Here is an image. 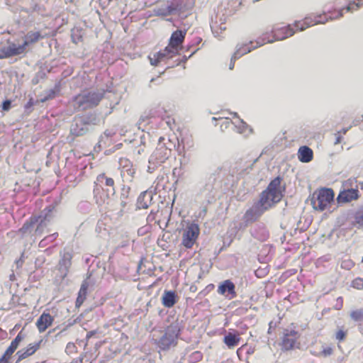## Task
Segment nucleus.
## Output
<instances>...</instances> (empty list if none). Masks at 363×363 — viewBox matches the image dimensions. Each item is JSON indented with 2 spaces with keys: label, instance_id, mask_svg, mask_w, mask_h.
I'll return each mask as SVG.
<instances>
[{
  "label": "nucleus",
  "instance_id": "obj_7",
  "mask_svg": "<svg viewBox=\"0 0 363 363\" xmlns=\"http://www.w3.org/2000/svg\"><path fill=\"white\" fill-rule=\"evenodd\" d=\"M178 332L176 328L170 325L167 328L163 336L159 340L158 345L162 350H168L172 345L177 344Z\"/></svg>",
  "mask_w": 363,
  "mask_h": 363
},
{
  "label": "nucleus",
  "instance_id": "obj_38",
  "mask_svg": "<svg viewBox=\"0 0 363 363\" xmlns=\"http://www.w3.org/2000/svg\"><path fill=\"white\" fill-rule=\"evenodd\" d=\"M96 333V332L95 330H91V331H89L87 333H86V338L87 340L90 339L91 337H93L95 334Z\"/></svg>",
  "mask_w": 363,
  "mask_h": 363
},
{
  "label": "nucleus",
  "instance_id": "obj_9",
  "mask_svg": "<svg viewBox=\"0 0 363 363\" xmlns=\"http://www.w3.org/2000/svg\"><path fill=\"white\" fill-rule=\"evenodd\" d=\"M186 35V30H177L174 31L171 37L169 40V43L167 47L172 50L174 51V53L177 55H179V52L182 48V45L184 41L185 36Z\"/></svg>",
  "mask_w": 363,
  "mask_h": 363
},
{
  "label": "nucleus",
  "instance_id": "obj_47",
  "mask_svg": "<svg viewBox=\"0 0 363 363\" xmlns=\"http://www.w3.org/2000/svg\"><path fill=\"white\" fill-rule=\"evenodd\" d=\"M196 354H200L201 353L199 352H196Z\"/></svg>",
  "mask_w": 363,
  "mask_h": 363
},
{
  "label": "nucleus",
  "instance_id": "obj_5",
  "mask_svg": "<svg viewBox=\"0 0 363 363\" xmlns=\"http://www.w3.org/2000/svg\"><path fill=\"white\" fill-rule=\"evenodd\" d=\"M295 33V30L291 25L280 26L277 25L272 30V37L268 34L263 35V43H272L277 40H283L289 37L292 36Z\"/></svg>",
  "mask_w": 363,
  "mask_h": 363
},
{
  "label": "nucleus",
  "instance_id": "obj_12",
  "mask_svg": "<svg viewBox=\"0 0 363 363\" xmlns=\"http://www.w3.org/2000/svg\"><path fill=\"white\" fill-rule=\"evenodd\" d=\"M174 51H172L167 46L164 50L148 56L150 64L154 66L158 65L160 62L167 59H171L175 57Z\"/></svg>",
  "mask_w": 363,
  "mask_h": 363
},
{
  "label": "nucleus",
  "instance_id": "obj_21",
  "mask_svg": "<svg viewBox=\"0 0 363 363\" xmlns=\"http://www.w3.org/2000/svg\"><path fill=\"white\" fill-rule=\"evenodd\" d=\"M41 216H31L28 220H26L23 226L19 228L18 233L21 234L22 237L31 234L35 224H36Z\"/></svg>",
  "mask_w": 363,
  "mask_h": 363
},
{
  "label": "nucleus",
  "instance_id": "obj_3",
  "mask_svg": "<svg viewBox=\"0 0 363 363\" xmlns=\"http://www.w3.org/2000/svg\"><path fill=\"white\" fill-rule=\"evenodd\" d=\"M335 194L332 189L320 188L315 190L311 197V205L313 209L323 211L330 208L334 201Z\"/></svg>",
  "mask_w": 363,
  "mask_h": 363
},
{
  "label": "nucleus",
  "instance_id": "obj_26",
  "mask_svg": "<svg viewBox=\"0 0 363 363\" xmlns=\"http://www.w3.org/2000/svg\"><path fill=\"white\" fill-rule=\"evenodd\" d=\"M60 265L64 266L68 269L72 265V252L65 249L63 252L60 254Z\"/></svg>",
  "mask_w": 363,
  "mask_h": 363
},
{
  "label": "nucleus",
  "instance_id": "obj_11",
  "mask_svg": "<svg viewBox=\"0 0 363 363\" xmlns=\"http://www.w3.org/2000/svg\"><path fill=\"white\" fill-rule=\"evenodd\" d=\"M299 335L294 330L286 329L281 340V345L283 350H290L294 348Z\"/></svg>",
  "mask_w": 363,
  "mask_h": 363
},
{
  "label": "nucleus",
  "instance_id": "obj_35",
  "mask_svg": "<svg viewBox=\"0 0 363 363\" xmlns=\"http://www.w3.org/2000/svg\"><path fill=\"white\" fill-rule=\"evenodd\" d=\"M336 310H340L343 307V298L340 296L336 299V304L334 306Z\"/></svg>",
  "mask_w": 363,
  "mask_h": 363
},
{
  "label": "nucleus",
  "instance_id": "obj_44",
  "mask_svg": "<svg viewBox=\"0 0 363 363\" xmlns=\"http://www.w3.org/2000/svg\"><path fill=\"white\" fill-rule=\"evenodd\" d=\"M234 116L237 117L238 114L236 113H234Z\"/></svg>",
  "mask_w": 363,
  "mask_h": 363
},
{
  "label": "nucleus",
  "instance_id": "obj_15",
  "mask_svg": "<svg viewBox=\"0 0 363 363\" xmlns=\"http://www.w3.org/2000/svg\"><path fill=\"white\" fill-rule=\"evenodd\" d=\"M42 342L43 340H40L37 342L30 343L26 347L18 350L16 353V355L18 356L17 362H21V360L33 355L40 349Z\"/></svg>",
  "mask_w": 363,
  "mask_h": 363
},
{
  "label": "nucleus",
  "instance_id": "obj_10",
  "mask_svg": "<svg viewBox=\"0 0 363 363\" xmlns=\"http://www.w3.org/2000/svg\"><path fill=\"white\" fill-rule=\"evenodd\" d=\"M44 38L45 36L40 30H30L27 32L22 38L23 43H21L26 54L31 46L35 45Z\"/></svg>",
  "mask_w": 363,
  "mask_h": 363
},
{
  "label": "nucleus",
  "instance_id": "obj_8",
  "mask_svg": "<svg viewBox=\"0 0 363 363\" xmlns=\"http://www.w3.org/2000/svg\"><path fill=\"white\" fill-rule=\"evenodd\" d=\"M7 43L8 46L0 48V60L26 55L22 44H16L13 42H11L9 40L7 41Z\"/></svg>",
  "mask_w": 363,
  "mask_h": 363
},
{
  "label": "nucleus",
  "instance_id": "obj_39",
  "mask_svg": "<svg viewBox=\"0 0 363 363\" xmlns=\"http://www.w3.org/2000/svg\"><path fill=\"white\" fill-rule=\"evenodd\" d=\"M82 38L81 36L77 38H75L74 36H72V41L75 44L78 43L79 41H82Z\"/></svg>",
  "mask_w": 363,
  "mask_h": 363
},
{
  "label": "nucleus",
  "instance_id": "obj_6",
  "mask_svg": "<svg viewBox=\"0 0 363 363\" xmlns=\"http://www.w3.org/2000/svg\"><path fill=\"white\" fill-rule=\"evenodd\" d=\"M200 233L197 224L191 223L187 225L182 236V245L186 248H191L196 242Z\"/></svg>",
  "mask_w": 363,
  "mask_h": 363
},
{
  "label": "nucleus",
  "instance_id": "obj_28",
  "mask_svg": "<svg viewBox=\"0 0 363 363\" xmlns=\"http://www.w3.org/2000/svg\"><path fill=\"white\" fill-rule=\"evenodd\" d=\"M240 337L238 335L229 333L223 338L224 343L229 347L233 348L238 345Z\"/></svg>",
  "mask_w": 363,
  "mask_h": 363
},
{
  "label": "nucleus",
  "instance_id": "obj_22",
  "mask_svg": "<svg viewBox=\"0 0 363 363\" xmlns=\"http://www.w3.org/2000/svg\"><path fill=\"white\" fill-rule=\"evenodd\" d=\"M178 297L174 291H164L162 297V303L166 308H172L177 302Z\"/></svg>",
  "mask_w": 363,
  "mask_h": 363
},
{
  "label": "nucleus",
  "instance_id": "obj_23",
  "mask_svg": "<svg viewBox=\"0 0 363 363\" xmlns=\"http://www.w3.org/2000/svg\"><path fill=\"white\" fill-rule=\"evenodd\" d=\"M298 157L302 162H309L313 158V150L307 146H301L298 151Z\"/></svg>",
  "mask_w": 363,
  "mask_h": 363
},
{
  "label": "nucleus",
  "instance_id": "obj_20",
  "mask_svg": "<svg viewBox=\"0 0 363 363\" xmlns=\"http://www.w3.org/2000/svg\"><path fill=\"white\" fill-rule=\"evenodd\" d=\"M23 336L21 335V332H20L17 336L11 341L10 345L0 359H4L6 362H10L11 355L18 348L20 342L23 340Z\"/></svg>",
  "mask_w": 363,
  "mask_h": 363
},
{
  "label": "nucleus",
  "instance_id": "obj_4",
  "mask_svg": "<svg viewBox=\"0 0 363 363\" xmlns=\"http://www.w3.org/2000/svg\"><path fill=\"white\" fill-rule=\"evenodd\" d=\"M104 97V93L95 91L83 92L74 96V107L85 110L96 106Z\"/></svg>",
  "mask_w": 363,
  "mask_h": 363
},
{
  "label": "nucleus",
  "instance_id": "obj_27",
  "mask_svg": "<svg viewBox=\"0 0 363 363\" xmlns=\"http://www.w3.org/2000/svg\"><path fill=\"white\" fill-rule=\"evenodd\" d=\"M150 201L151 198L148 196L147 191L142 192L137 201L138 208L147 209L150 205Z\"/></svg>",
  "mask_w": 363,
  "mask_h": 363
},
{
  "label": "nucleus",
  "instance_id": "obj_30",
  "mask_svg": "<svg viewBox=\"0 0 363 363\" xmlns=\"http://www.w3.org/2000/svg\"><path fill=\"white\" fill-rule=\"evenodd\" d=\"M347 335V330L343 328H339L335 333V340L339 342L344 341Z\"/></svg>",
  "mask_w": 363,
  "mask_h": 363
},
{
  "label": "nucleus",
  "instance_id": "obj_19",
  "mask_svg": "<svg viewBox=\"0 0 363 363\" xmlns=\"http://www.w3.org/2000/svg\"><path fill=\"white\" fill-rule=\"evenodd\" d=\"M358 190L356 189H344L340 192L337 200L339 203L350 202L358 198Z\"/></svg>",
  "mask_w": 363,
  "mask_h": 363
},
{
  "label": "nucleus",
  "instance_id": "obj_24",
  "mask_svg": "<svg viewBox=\"0 0 363 363\" xmlns=\"http://www.w3.org/2000/svg\"><path fill=\"white\" fill-rule=\"evenodd\" d=\"M89 283L86 280H85L82 282L79 291L78 292V296L75 303V306L77 308H79L84 302L86 298Z\"/></svg>",
  "mask_w": 363,
  "mask_h": 363
},
{
  "label": "nucleus",
  "instance_id": "obj_45",
  "mask_svg": "<svg viewBox=\"0 0 363 363\" xmlns=\"http://www.w3.org/2000/svg\"><path fill=\"white\" fill-rule=\"evenodd\" d=\"M52 235L57 236V235H58V233H55V234H53Z\"/></svg>",
  "mask_w": 363,
  "mask_h": 363
},
{
  "label": "nucleus",
  "instance_id": "obj_17",
  "mask_svg": "<svg viewBox=\"0 0 363 363\" xmlns=\"http://www.w3.org/2000/svg\"><path fill=\"white\" fill-rule=\"evenodd\" d=\"M54 321V317L50 313L43 312L36 321V327L40 333L45 332Z\"/></svg>",
  "mask_w": 363,
  "mask_h": 363
},
{
  "label": "nucleus",
  "instance_id": "obj_14",
  "mask_svg": "<svg viewBox=\"0 0 363 363\" xmlns=\"http://www.w3.org/2000/svg\"><path fill=\"white\" fill-rule=\"evenodd\" d=\"M217 291L219 294L225 296L230 299L234 298L237 296L235 286L233 282L229 279L221 282L218 287Z\"/></svg>",
  "mask_w": 363,
  "mask_h": 363
},
{
  "label": "nucleus",
  "instance_id": "obj_31",
  "mask_svg": "<svg viewBox=\"0 0 363 363\" xmlns=\"http://www.w3.org/2000/svg\"><path fill=\"white\" fill-rule=\"evenodd\" d=\"M38 225L36 227L33 235L34 236H40L43 233V229L46 226L45 223V217L41 219L40 221L38 220Z\"/></svg>",
  "mask_w": 363,
  "mask_h": 363
},
{
  "label": "nucleus",
  "instance_id": "obj_37",
  "mask_svg": "<svg viewBox=\"0 0 363 363\" xmlns=\"http://www.w3.org/2000/svg\"><path fill=\"white\" fill-rule=\"evenodd\" d=\"M11 101L10 100H6L2 104V109L4 111H9L11 108Z\"/></svg>",
  "mask_w": 363,
  "mask_h": 363
},
{
  "label": "nucleus",
  "instance_id": "obj_42",
  "mask_svg": "<svg viewBox=\"0 0 363 363\" xmlns=\"http://www.w3.org/2000/svg\"><path fill=\"white\" fill-rule=\"evenodd\" d=\"M0 363H11V362H6L4 359H0Z\"/></svg>",
  "mask_w": 363,
  "mask_h": 363
},
{
  "label": "nucleus",
  "instance_id": "obj_29",
  "mask_svg": "<svg viewBox=\"0 0 363 363\" xmlns=\"http://www.w3.org/2000/svg\"><path fill=\"white\" fill-rule=\"evenodd\" d=\"M105 181V185L107 186H110L113 188V191H115V182L113 179L111 177H108L106 176L105 173H101L96 177L95 184L98 183H102L103 181Z\"/></svg>",
  "mask_w": 363,
  "mask_h": 363
},
{
  "label": "nucleus",
  "instance_id": "obj_32",
  "mask_svg": "<svg viewBox=\"0 0 363 363\" xmlns=\"http://www.w3.org/2000/svg\"><path fill=\"white\" fill-rule=\"evenodd\" d=\"M333 353V348L332 347L323 346V350L318 354H315V355L318 357H327L328 356L332 355Z\"/></svg>",
  "mask_w": 363,
  "mask_h": 363
},
{
  "label": "nucleus",
  "instance_id": "obj_2",
  "mask_svg": "<svg viewBox=\"0 0 363 363\" xmlns=\"http://www.w3.org/2000/svg\"><path fill=\"white\" fill-rule=\"evenodd\" d=\"M359 1L360 0H357ZM361 6L359 2H350L345 8H342L339 9L337 12V14L334 16H330L329 18L327 17L326 14H320V15H311L306 17L305 18L298 21V23H305L308 26V28L313 26L317 24H323L325 23L328 19H337L342 16V12L346 11L347 12H352L354 11H357L360 9Z\"/></svg>",
  "mask_w": 363,
  "mask_h": 363
},
{
  "label": "nucleus",
  "instance_id": "obj_41",
  "mask_svg": "<svg viewBox=\"0 0 363 363\" xmlns=\"http://www.w3.org/2000/svg\"><path fill=\"white\" fill-rule=\"evenodd\" d=\"M235 60H233V57H232L231 58V62H230V69H233L234 65H235Z\"/></svg>",
  "mask_w": 363,
  "mask_h": 363
},
{
  "label": "nucleus",
  "instance_id": "obj_18",
  "mask_svg": "<svg viewBox=\"0 0 363 363\" xmlns=\"http://www.w3.org/2000/svg\"><path fill=\"white\" fill-rule=\"evenodd\" d=\"M253 42H250L249 44H244L240 45L235 52V53L233 55V60H236L237 59L240 58L241 56L247 54L248 52H251L252 50L260 47L265 43H263V38H262V42L259 43L257 42L256 45H252Z\"/></svg>",
  "mask_w": 363,
  "mask_h": 363
},
{
  "label": "nucleus",
  "instance_id": "obj_46",
  "mask_svg": "<svg viewBox=\"0 0 363 363\" xmlns=\"http://www.w3.org/2000/svg\"><path fill=\"white\" fill-rule=\"evenodd\" d=\"M343 133H344V134H345V133H346V130H343Z\"/></svg>",
  "mask_w": 363,
  "mask_h": 363
},
{
  "label": "nucleus",
  "instance_id": "obj_43",
  "mask_svg": "<svg viewBox=\"0 0 363 363\" xmlns=\"http://www.w3.org/2000/svg\"><path fill=\"white\" fill-rule=\"evenodd\" d=\"M339 143H340V137H337V141L335 142V144H337Z\"/></svg>",
  "mask_w": 363,
  "mask_h": 363
},
{
  "label": "nucleus",
  "instance_id": "obj_34",
  "mask_svg": "<svg viewBox=\"0 0 363 363\" xmlns=\"http://www.w3.org/2000/svg\"><path fill=\"white\" fill-rule=\"evenodd\" d=\"M292 27L294 28L295 33L296 31H303L308 28V26L306 24L303 23H298V21H296L293 25Z\"/></svg>",
  "mask_w": 363,
  "mask_h": 363
},
{
  "label": "nucleus",
  "instance_id": "obj_16",
  "mask_svg": "<svg viewBox=\"0 0 363 363\" xmlns=\"http://www.w3.org/2000/svg\"><path fill=\"white\" fill-rule=\"evenodd\" d=\"M264 206H262L259 201L254 205L250 209L247 210L245 214V219L247 222H255L262 214L267 211Z\"/></svg>",
  "mask_w": 363,
  "mask_h": 363
},
{
  "label": "nucleus",
  "instance_id": "obj_36",
  "mask_svg": "<svg viewBox=\"0 0 363 363\" xmlns=\"http://www.w3.org/2000/svg\"><path fill=\"white\" fill-rule=\"evenodd\" d=\"M352 285L357 289H361L363 286V280L362 279H356L353 281Z\"/></svg>",
  "mask_w": 363,
  "mask_h": 363
},
{
  "label": "nucleus",
  "instance_id": "obj_40",
  "mask_svg": "<svg viewBox=\"0 0 363 363\" xmlns=\"http://www.w3.org/2000/svg\"><path fill=\"white\" fill-rule=\"evenodd\" d=\"M152 116H142L140 119V123L145 122L146 119L150 118Z\"/></svg>",
  "mask_w": 363,
  "mask_h": 363
},
{
  "label": "nucleus",
  "instance_id": "obj_13",
  "mask_svg": "<svg viewBox=\"0 0 363 363\" xmlns=\"http://www.w3.org/2000/svg\"><path fill=\"white\" fill-rule=\"evenodd\" d=\"M119 164L121 176H127L129 182H133L136 173V169L134 167L132 162L127 158H121L119 160Z\"/></svg>",
  "mask_w": 363,
  "mask_h": 363
},
{
  "label": "nucleus",
  "instance_id": "obj_1",
  "mask_svg": "<svg viewBox=\"0 0 363 363\" xmlns=\"http://www.w3.org/2000/svg\"><path fill=\"white\" fill-rule=\"evenodd\" d=\"M281 181L280 177H276L271 181L267 188L262 191L259 203L262 206H265V209H269L274 203L281 200L283 194L281 189Z\"/></svg>",
  "mask_w": 363,
  "mask_h": 363
},
{
  "label": "nucleus",
  "instance_id": "obj_25",
  "mask_svg": "<svg viewBox=\"0 0 363 363\" xmlns=\"http://www.w3.org/2000/svg\"><path fill=\"white\" fill-rule=\"evenodd\" d=\"M170 153L171 150L167 148L165 146L162 145L157 147L155 152L157 162L160 163L164 162L169 158Z\"/></svg>",
  "mask_w": 363,
  "mask_h": 363
},
{
  "label": "nucleus",
  "instance_id": "obj_33",
  "mask_svg": "<svg viewBox=\"0 0 363 363\" xmlns=\"http://www.w3.org/2000/svg\"><path fill=\"white\" fill-rule=\"evenodd\" d=\"M362 316H363V313H362V310L353 311L350 313L351 318L354 321L360 320L362 319Z\"/></svg>",
  "mask_w": 363,
  "mask_h": 363
}]
</instances>
